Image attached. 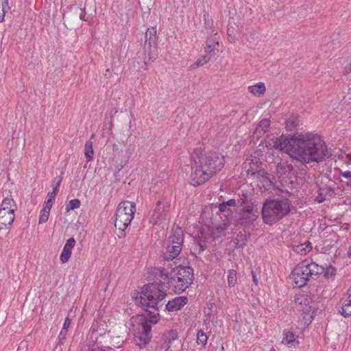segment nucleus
I'll return each mask as SVG.
<instances>
[{
    "instance_id": "1",
    "label": "nucleus",
    "mask_w": 351,
    "mask_h": 351,
    "mask_svg": "<svg viewBox=\"0 0 351 351\" xmlns=\"http://www.w3.org/2000/svg\"><path fill=\"white\" fill-rule=\"evenodd\" d=\"M165 297L162 287L154 283L145 285L139 295L134 297L135 304L146 311L145 314L133 316L130 322V332L134 336L135 344L139 347H145L149 342L152 326L159 321L158 311Z\"/></svg>"
},
{
    "instance_id": "2",
    "label": "nucleus",
    "mask_w": 351,
    "mask_h": 351,
    "mask_svg": "<svg viewBox=\"0 0 351 351\" xmlns=\"http://www.w3.org/2000/svg\"><path fill=\"white\" fill-rule=\"evenodd\" d=\"M271 148L287 154L293 159L304 164L321 162L328 156L327 146L317 134L301 132L294 135H281L269 142Z\"/></svg>"
},
{
    "instance_id": "3",
    "label": "nucleus",
    "mask_w": 351,
    "mask_h": 351,
    "mask_svg": "<svg viewBox=\"0 0 351 351\" xmlns=\"http://www.w3.org/2000/svg\"><path fill=\"white\" fill-rule=\"evenodd\" d=\"M191 184L195 186L205 183L221 171L225 164L222 154L216 152H208L201 147L195 149L191 154Z\"/></svg>"
},
{
    "instance_id": "4",
    "label": "nucleus",
    "mask_w": 351,
    "mask_h": 351,
    "mask_svg": "<svg viewBox=\"0 0 351 351\" xmlns=\"http://www.w3.org/2000/svg\"><path fill=\"white\" fill-rule=\"evenodd\" d=\"M157 271L156 274L172 286L174 291L178 293L184 291L193 280V269L191 267L180 265L173 268L170 274L161 268L158 269Z\"/></svg>"
},
{
    "instance_id": "5",
    "label": "nucleus",
    "mask_w": 351,
    "mask_h": 351,
    "mask_svg": "<svg viewBox=\"0 0 351 351\" xmlns=\"http://www.w3.org/2000/svg\"><path fill=\"white\" fill-rule=\"evenodd\" d=\"M289 211L290 202L287 199L266 200L261 210L263 222L272 225L287 215Z\"/></svg>"
},
{
    "instance_id": "6",
    "label": "nucleus",
    "mask_w": 351,
    "mask_h": 351,
    "mask_svg": "<svg viewBox=\"0 0 351 351\" xmlns=\"http://www.w3.org/2000/svg\"><path fill=\"white\" fill-rule=\"evenodd\" d=\"M323 267L313 261L312 259H305L300 262L293 269L291 274V279L296 287H302L306 285L310 277L321 274Z\"/></svg>"
},
{
    "instance_id": "7",
    "label": "nucleus",
    "mask_w": 351,
    "mask_h": 351,
    "mask_svg": "<svg viewBox=\"0 0 351 351\" xmlns=\"http://www.w3.org/2000/svg\"><path fill=\"white\" fill-rule=\"evenodd\" d=\"M135 212L134 202L130 201L121 202L115 213L114 226L123 233L134 218Z\"/></svg>"
},
{
    "instance_id": "8",
    "label": "nucleus",
    "mask_w": 351,
    "mask_h": 351,
    "mask_svg": "<svg viewBox=\"0 0 351 351\" xmlns=\"http://www.w3.org/2000/svg\"><path fill=\"white\" fill-rule=\"evenodd\" d=\"M183 232L180 227L173 229L172 235L169 237L170 243L166 247V251L163 252L165 260L169 261L176 258L180 253L183 243Z\"/></svg>"
},
{
    "instance_id": "9",
    "label": "nucleus",
    "mask_w": 351,
    "mask_h": 351,
    "mask_svg": "<svg viewBox=\"0 0 351 351\" xmlns=\"http://www.w3.org/2000/svg\"><path fill=\"white\" fill-rule=\"evenodd\" d=\"M170 201L167 197H162L156 202L153 210L149 213V221L153 225H159L168 219Z\"/></svg>"
},
{
    "instance_id": "10",
    "label": "nucleus",
    "mask_w": 351,
    "mask_h": 351,
    "mask_svg": "<svg viewBox=\"0 0 351 351\" xmlns=\"http://www.w3.org/2000/svg\"><path fill=\"white\" fill-rule=\"evenodd\" d=\"M157 35L156 27L148 28L145 33V51L147 53L148 60L154 61L158 57Z\"/></svg>"
},
{
    "instance_id": "11",
    "label": "nucleus",
    "mask_w": 351,
    "mask_h": 351,
    "mask_svg": "<svg viewBox=\"0 0 351 351\" xmlns=\"http://www.w3.org/2000/svg\"><path fill=\"white\" fill-rule=\"evenodd\" d=\"M281 343L289 348H295L300 343L298 335L291 330H283Z\"/></svg>"
},
{
    "instance_id": "12",
    "label": "nucleus",
    "mask_w": 351,
    "mask_h": 351,
    "mask_svg": "<svg viewBox=\"0 0 351 351\" xmlns=\"http://www.w3.org/2000/svg\"><path fill=\"white\" fill-rule=\"evenodd\" d=\"M14 210L0 208V230L6 228L14 221Z\"/></svg>"
},
{
    "instance_id": "13",
    "label": "nucleus",
    "mask_w": 351,
    "mask_h": 351,
    "mask_svg": "<svg viewBox=\"0 0 351 351\" xmlns=\"http://www.w3.org/2000/svg\"><path fill=\"white\" fill-rule=\"evenodd\" d=\"M219 46V38L217 36V34H215L213 36L207 38L205 53L210 54L212 56H216L220 51Z\"/></svg>"
},
{
    "instance_id": "14",
    "label": "nucleus",
    "mask_w": 351,
    "mask_h": 351,
    "mask_svg": "<svg viewBox=\"0 0 351 351\" xmlns=\"http://www.w3.org/2000/svg\"><path fill=\"white\" fill-rule=\"evenodd\" d=\"M75 245V240L73 237L69 238L65 243L63 250L60 256V260L62 263H66L69 261L71 256L72 250Z\"/></svg>"
},
{
    "instance_id": "15",
    "label": "nucleus",
    "mask_w": 351,
    "mask_h": 351,
    "mask_svg": "<svg viewBox=\"0 0 351 351\" xmlns=\"http://www.w3.org/2000/svg\"><path fill=\"white\" fill-rule=\"evenodd\" d=\"M187 302L188 299L186 296H178L167 302L166 309L168 311H177L180 310Z\"/></svg>"
},
{
    "instance_id": "16",
    "label": "nucleus",
    "mask_w": 351,
    "mask_h": 351,
    "mask_svg": "<svg viewBox=\"0 0 351 351\" xmlns=\"http://www.w3.org/2000/svg\"><path fill=\"white\" fill-rule=\"evenodd\" d=\"M247 89L252 95L257 97L263 96L266 91L265 85L263 82H258L254 85L250 86Z\"/></svg>"
},
{
    "instance_id": "17",
    "label": "nucleus",
    "mask_w": 351,
    "mask_h": 351,
    "mask_svg": "<svg viewBox=\"0 0 351 351\" xmlns=\"http://www.w3.org/2000/svg\"><path fill=\"white\" fill-rule=\"evenodd\" d=\"M293 251L300 255H306L307 253L311 252L312 250V244L309 241H306L304 243H301L293 247Z\"/></svg>"
},
{
    "instance_id": "18",
    "label": "nucleus",
    "mask_w": 351,
    "mask_h": 351,
    "mask_svg": "<svg viewBox=\"0 0 351 351\" xmlns=\"http://www.w3.org/2000/svg\"><path fill=\"white\" fill-rule=\"evenodd\" d=\"M270 120L269 119H263L255 129L254 134L260 136L265 134L269 129Z\"/></svg>"
},
{
    "instance_id": "19",
    "label": "nucleus",
    "mask_w": 351,
    "mask_h": 351,
    "mask_svg": "<svg viewBox=\"0 0 351 351\" xmlns=\"http://www.w3.org/2000/svg\"><path fill=\"white\" fill-rule=\"evenodd\" d=\"M341 308L339 313L344 317H349L351 316V301L344 300L341 299Z\"/></svg>"
},
{
    "instance_id": "20",
    "label": "nucleus",
    "mask_w": 351,
    "mask_h": 351,
    "mask_svg": "<svg viewBox=\"0 0 351 351\" xmlns=\"http://www.w3.org/2000/svg\"><path fill=\"white\" fill-rule=\"evenodd\" d=\"M84 155L87 162L91 161L93 158L94 151L93 148V143L90 141H88L85 143Z\"/></svg>"
},
{
    "instance_id": "21",
    "label": "nucleus",
    "mask_w": 351,
    "mask_h": 351,
    "mask_svg": "<svg viewBox=\"0 0 351 351\" xmlns=\"http://www.w3.org/2000/svg\"><path fill=\"white\" fill-rule=\"evenodd\" d=\"M330 190V187L321 188L319 187L317 190V195L315 197V202L320 204L326 200V195L328 191Z\"/></svg>"
},
{
    "instance_id": "22",
    "label": "nucleus",
    "mask_w": 351,
    "mask_h": 351,
    "mask_svg": "<svg viewBox=\"0 0 351 351\" xmlns=\"http://www.w3.org/2000/svg\"><path fill=\"white\" fill-rule=\"evenodd\" d=\"M237 283V272L234 269L228 270V285L229 287H234Z\"/></svg>"
},
{
    "instance_id": "23",
    "label": "nucleus",
    "mask_w": 351,
    "mask_h": 351,
    "mask_svg": "<svg viewBox=\"0 0 351 351\" xmlns=\"http://www.w3.org/2000/svg\"><path fill=\"white\" fill-rule=\"evenodd\" d=\"M258 211L254 212L252 214L247 213L246 216H241L242 223L249 224L254 222L258 216Z\"/></svg>"
},
{
    "instance_id": "24",
    "label": "nucleus",
    "mask_w": 351,
    "mask_h": 351,
    "mask_svg": "<svg viewBox=\"0 0 351 351\" xmlns=\"http://www.w3.org/2000/svg\"><path fill=\"white\" fill-rule=\"evenodd\" d=\"M71 320L68 317L65 318L63 327L62 328L60 334L58 335V337L60 339H65V337L68 332V328L69 326L71 325Z\"/></svg>"
},
{
    "instance_id": "25",
    "label": "nucleus",
    "mask_w": 351,
    "mask_h": 351,
    "mask_svg": "<svg viewBox=\"0 0 351 351\" xmlns=\"http://www.w3.org/2000/svg\"><path fill=\"white\" fill-rule=\"evenodd\" d=\"M207 341L208 337L206 334L202 330H198L197 332V343L204 346L207 343Z\"/></svg>"
},
{
    "instance_id": "26",
    "label": "nucleus",
    "mask_w": 351,
    "mask_h": 351,
    "mask_svg": "<svg viewBox=\"0 0 351 351\" xmlns=\"http://www.w3.org/2000/svg\"><path fill=\"white\" fill-rule=\"evenodd\" d=\"M51 209L48 207L43 206V209L40 210V216H39V223H45L48 219L50 213Z\"/></svg>"
},
{
    "instance_id": "27",
    "label": "nucleus",
    "mask_w": 351,
    "mask_h": 351,
    "mask_svg": "<svg viewBox=\"0 0 351 351\" xmlns=\"http://www.w3.org/2000/svg\"><path fill=\"white\" fill-rule=\"evenodd\" d=\"M81 205L80 201L78 199H73L69 201L66 204L65 210L66 213L70 212L72 210L78 208Z\"/></svg>"
},
{
    "instance_id": "28",
    "label": "nucleus",
    "mask_w": 351,
    "mask_h": 351,
    "mask_svg": "<svg viewBox=\"0 0 351 351\" xmlns=\"http://www.w3.org/2000/svg\"><path fill=\"white\" fill-rule=\"evenodd\" d=\"M56 196V194H55V191L49 192L47 193V199L44 202L43 206L47 208L48 206L49 208L51 209Z\"/></svg>"
},
{
    "instance_id": "29",
    "label": "nucleus",
    "mask_w": 351,
    "mask_h": 351,
    "mask_svg": "<svg viewBox=\"0 0 351 351\" xmlns=\"http://www.w3.org/2000/svg\"><path fill=\"white\" fill-rule=\"evenodd\" d=\"M212 57L213 56H210V54L206 53L205 55L199 58L195 62L194 65L196 66V67L202 66L203 65L206 64Z\"/></svg>"
},
{
    "instance_id": "30",
    "label": "nucleus",
    "mask_w": 351,
    "mask_h": 351,
    "mask_svg": "<svg viewBox=\"0 0 351 351\" xmlns=\"http://www.w3.org/2000/svg\"><path fill=\"white\" fill-rule=\"evenodd\" d=\"M236 201L234 199H231L228 201L223 202V203L219 205V209L221 212H225L228 210V207L230 206H235Z\"/></svg>"
},
{
    "instance_id": "31",
    "label": "nucleus",
    "mask_w": 351,
    "mask_h": 351,
    "mask_svg": "<svg viewBox=\"0 0 351 351\" xmlns=\"http://www.w3.org/2000/svg\"><path fill=\"white\" fill-rule=\"evenodd\" d=\"M257 211V208H255L252 205H247L243 207L241 215V216H246L247 213L252 214V213Z\"/></svg>"
},
{
    "instance_id": "32",
    "label": "nucleus",
    "mask_w": 351,
    "mask_h": 351,
    "mask_svg": "<svg viewBox=\"0 0 351 351\" xmlns=\"http://www.w3.org/2000/svg\"><path fill=\"white\" fill-rule=\"evenodd\" d=\"M13 204V199L10 198H5L2 204L1 208H4L5 210H14L12 208V204Z\"/></svg>"
},
{
    "instance_id": "33",
    "label": "nucleus",
    "mask_w": 351,
    "mask_h": 351,
    "mask_svg": "<svg viewBox=\"0 0 351 351\" xmlns=\"http://www.w3.org/2000/svg\"><path fill=\"white\" fill-rule=\"evenodd\" d=\"M7 9H8V3H0V23L3 21Z\"/></svg>"
},
{
    "instance_id": "34",
    "label": "nucleus",
    "mask_w": 351,
    "mask_h": 351,
    "mask_svg": "<svg viewBox=\"0 0 351 351\" xmlns=\"http://www.w3.org/2000/svg\"><path fill=\"white\" fill-rule=\"evenodd\" d=\"M341 176L349 180L350 182L347 183L348 185L351 184V171H341Z\"/></svg>"
},
{
    "instance_id": "35",
    "label": "nucleus",
    "mask_w": 351,
    "mask_h": 351,
    "mask_svg": "<svg viewBox=\"0 0 351 351\" xmlns=\"http://www.w3.org/2000/svg\"><path fill=\"white\" fill-rule=\"evenodd\" d=\"M343 300L351 301V287L348 289V290L345 293L342 297Z\"/></svg>"
},
{
    "instance_id": "36",
    "label": "nucleus",
    "mask_w": 351,
    "mask_h": 351,
    "mask_svg": "<svg viewBox=\"0 0 351 351\" xmlns=\"http://www.w3.org/2000/svg\"><path fill=\"white\" fill-rule=\"evenodd\" d=\"M60 182H61V179H59L56 183L53 184V186H52L53 191H55V194H57Z\"/></svg>"
},
{
    "instance_id": "37",
    "label": "nucleus",
    "mask_w": 351,
    "mask_h": 351,
    "mask_svg": "<svg viewBox=\"0 0 351 351\" xmlns=\"http://www.w3.org/2000/svg\"><path fill=\"white\" fill-rule=\"evenodd\" d=\"M169 335L171 336V339L168 341L169 343H171L172 341H174L178 337L176 332L173 330L170 331Z\"/></svg>"
},
{
    "instance_id": "38",
    "label": "nucleus",
    "mask_w": 351,
    "mask_h": 351,
    "mask_svg": "<svg viewBox=\"0 0 351 351\" xmlns=\"http://www.w3.org/2000/svg\"><path fill=\"white\" fill-rule=\"evenodd\" d=\"M326 276H335V269L333 267H330L326 269L325 273Z\"/></svg>"
},
{
    "instance_id": "39",
    "label": "nucleus",
    "mask_w": 351,
    "mask_h": 351,
    "mask_svg": "<svg viewBox=\"0 0 351 351\" xmlns=\"http://www.w3.org/2000/svg\"><path fill=\"white\" fill-rule=\"evenodd\" d=\"M346 71L351 72V62L346 65Z\"/></svg>"
},
{
    "instance_id": "40",
    "label": "nucleus",
    "mask_w": 351,
    "mask_h": 351,
    "mask_svg": "<svg viewBox=\"0 0 351 351\" xmlns=\"http://www.w3.org/2000/svg\"><path fill=\"white\" fill-rule=\"evenodd\" d=\"M348 162L351 164V153L347 155Z\"/></svg>"
},
{
    "instance_id": "41",
    "label": "nucleus",
    "mask_w": 351,
    "mask_h": 351,
    "mask_svg": "<svg viewBox=\"0 0 351 351\" xmlns=\"http://www.w3.org/2000/svg\"><path fill=\"white\" fill-rule=\"evenodd\" d=\"M252 275H253V281L257 284V279L256 278V276L254 274V272H252Z\"/></svg>"
},
{
    "instance_id": "42",
    "label": "nucleus",
    "mask_w": 351,
    "mask_h": 351,
    "mask_svg": "<svg viewBox=\"0 0 351 351\" xmlns=\"http://www.w3.org/2000/svg\"><path fill=\"white\" fill-rule=\"evenodd\" d=\"M8 0H0V3H8Z\"/></svg>"
},
{
    "instance_id": "43",
    "label": "nucleus",
    "mask_w": 351,
    "mask_h": 351,
    "mask_svg": "<svg viewBox=\"0 0 351 351\" xmlns=\"http://www.w3.org/2000/svg\"><path fill=\"white\" fill-rule=\"evenodd\" d=\"M348 256L351 257V247L349 248Z\"/></svg>"
},
{
    "instance_id": "44",
    "label": "nucleus",
    "mask_w": 351,
    "mask_h": 351,
    "mask_svg": "<svg viewBox=\"0 0 351 351\" xmlns=\"http://www.w3.org/2000/svg\"><path fill=\"white\" fill-rule=\"evenodd\" d=\"M92 351H96V350H92Z\"/></svg>"
}]
</instances>
